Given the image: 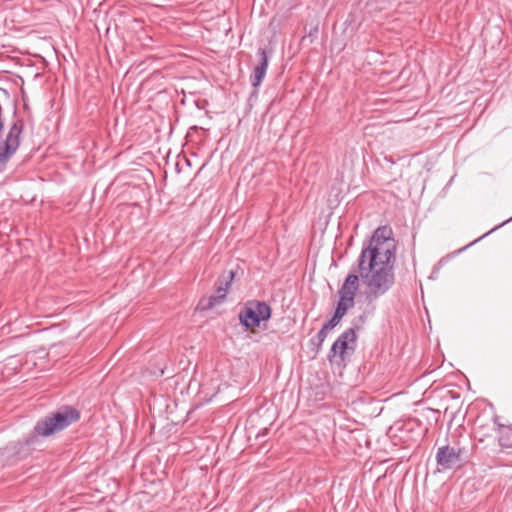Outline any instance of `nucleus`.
I'll return each instance as SVG.
<instances>
[{"mask_svg":"<svg viewBox=\"0 0 512 512\" xmlns=\"http://www.w3.org/2000/svg\"><path fill=\"white\" fill-rule=\"evenodd\" d=\"M388 226L378 227L357 259V271L366 286V298L373 301L394 284L395 245Z\"/></svg>","mask_w":512,"mask_h":512,"instance_id":"obj_1","label":"nucleus"},{"mask_svg":"<svg viewBox=\"0 0 512 512\" xmlns=\"http://www.w3.org/2000/svg\"><path fill=\"white\" fill-rule=\"evenodd\" d=\"M359 289V276L354 272L347 275L338 291L339 301L332 318L327 321L317 335L311 339L313 345L319 349L327 337L329 330L336 327L347 311L355 304L356 292Z\"/></svg>","mask_w":512,"mask_h":512,"instance_id":"obj_2","label":"nucleus"},{"mask_svg":"<svg viewBox=\"0 0 512 512\" xmlns=\"http://www.w3.org/2000/svg\"><path fill=\"white\" fill-rule=\"evenodd\" d=\"M80 413L71 406H62L41 418L34 426L36 436L48 437L78 421Z\"/></svg>","mask_w":512,"mask_h":512,"instance_id":"obj_3","label":"nucleus"},{"mask_svg":"<svg viewBox=\"0 0 512 512\" xmlns=\"http://www.w3.org/2000/svg\"><path fill=\"white\" fill-rule=\"evenodd\" d=\"M435 460L438 472L457 470L469 462V454L464 447L446 444L437 449Z\"/></svg>","mask_w":512,"mask_h":512,"instance_id":"obj_4","label":"nucleus"},{"mask_svg":"<svg viewBox=\"0 0 512 512\" xmlns=\"http://www.w3.org/2000/svg\"><path fill=\"white\" fill-rule=\"evenodd\" d=\"M271 307L265 301L250 300L245 303L239 311V321L246 329H253L260 326L262 321L271 317Z\"/></svg>","mask_w":512,"mask_h":512,"instance_id":"obj_5","label":"nucleus"},{"mask_svg":"<svg viewBox=\"0 0 512 512\" xmlns=\"http://www.w3.org/2000/svg\"><path fill=\"white\" fill-rule=\"evenodd\" d=\"M23 130L24 121L17 118L11 123L5 138L0 141V173L6 169L8 161L18 150Z\"/></svg>","mask_w":512,"mask_h":512,"instance_id":"obj_6","label":"nucleus"},{"mask_svg":"<svg viewBox=\"0 0 512 512\" xmlns=\"http://www.w3.org/2000/svg\"><path fill=\"white\" fill-rule=\"evenodd\" d=\"M357 339L355 328H349L345 330L333 343L329 354L328 359L329 361H332V358L335 356H339L341 359H344V354L346 350L351 349L353 350V347H350L349 344H355Z\"/></svg>","mask_w":512,"mask_h":512,"instance_id":"obj_7","label":"nucleus"},{"mask_svg":"<svg viewBox=\"0 0 512 512\" xmlns=\"http://www.w3.org/2000/svg\"><path fill=\"white\" fill-rule=\"evenodd\" d=\"M234 278V272L231 270L228 272L227 276H224L222 279H219L217 282V293L218 295H211L207 299H203L200 302L201 309L207 310L214 307L216 304L222 302L226 293L229 289L230 283Z\"/></svg>","mask_w":512,"mask_h":512,"instance_id":"obj_8","label":"nucleus"},{"mask_svg":"<svg viewBox=\"0 0 512 512\" xmlns=\"http://www.w3.org/2000/svg\"><path fill=\"white\" fill-rule=\"evenodd\" d=\"M257 54L260 57V60L250 75V82L255 91H257L258 87L261 85L266 75L269 63L268 56L264 48H259Z\"/></svg>","mask_w":512,"mask_h":512,"instance_id":"obj_9","label":"nucleus"},{"mask_svg":"<svg viewBox=\"0 0 512 512\" xmlns=\"http://www.w3.org/2000/svg\"><path fill=\"white\" fill-rule=\"evenodd\" d=\"M498 429L500 446L512 448V428L498 424Z\"/></svg>","mask_w":512,"mask_h":512,"instance_id":"obj_10","label":"nucleus"},{"mask_svg":"<svg viewBox=\"0 0 512 512\" xmlns=\"http://www.w3.org/2000/svg\"><path fill=\"white\" fill-rule=\"evenodd\" d=\"M33 439H34V436L31 437V440L30 439H27L26 443L28 445H30L32 442H33Z\"/></svg>","mask_w":512,"mask_h":512,"instance_id":"obj_11","label":"nucleus"},{"mask_svg":"<svg viewBox=\"0 0 512 512\" xmlns=\"http://www.w3.org/2000/svg\"><path fill=\"white\" fill-rule=\"evenodd\" d=\"M359 319H360V321H362V322H363V321H364V316H360V318H359Z\"/></svg>","mask_w":512,"mask_h":512,"instance_id":"obj_12","label":"nucleus"}]
</instances>
